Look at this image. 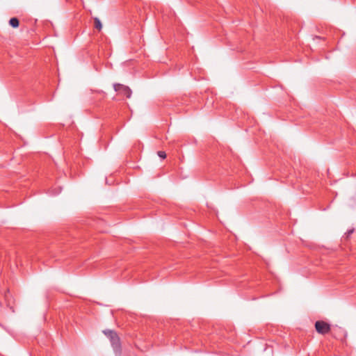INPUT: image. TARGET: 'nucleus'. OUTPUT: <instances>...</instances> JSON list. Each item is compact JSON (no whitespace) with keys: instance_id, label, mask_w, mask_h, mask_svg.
Returning <instances> with one entry per match:
<instances>
[{"instance_id":"39448f33","label":"nucleus","mask_w":356,"mask_h":356,"mask_svg":"<svg viewBox=\"0 0 356 356\" xmlns=\"http://www.w3.org/2000/svg\"><path fill=\"white\" fill-rule=\"evenodd\" d=\"M94 21H95V27L98 30H101L102 28V22L99 20V19L97 17H95Z\"/></svg>"},{"instance_id":"423d86ee","label":"nucleus","mask_w":356,"mask_h":356,"mask_svg":"<svg viewBox=\"0 0 356 356\" xmlns=\"http://www.w3.org/2000/svg\"><path fill=\"white\" fill-rule=\"evenodd\" d=\"M158 156L161 159H165L166 157V154L165 152L163 151H159L158 152Z\"/></svg>"},{"instance_id":"20e7f679","label":"nucleus","mask_w":356,"mask_h":356,"mask_svg":"<svg viewBox=\"0 0 356 356\" xmlns=\"http://www.w3.org/2000/svg\"><path fill=\"white\" fill-rule=\"evenodd\" d=\"M9 25L13 28H17L19 25V19L17 17H12L9 20Z\"/></svg>"},{"instance_id":"6e6552de","label":"nucleus","mask_w":356,"mask_h":356,"mask_svg":"<svg viewBox=\"0 0 356 356\" xmlns=\"http://www.w3.org/2000/svg\"><path fill=\"white\" fill-rule=\"evenodd\" d=\"M59 193H60V191H58V192H56L55 193H53V195H58V194H59Z\"/></svg>"},{"instance_id":"f257e3e1","label":"nucleus","mask_w":356,"mask_h":356,"mask_svg":"<svg viewBox=\"0 0 356 356\" xmlns=\"http://www.w3.org/2000/svg\"><path fill=\"white\" fill-rule=\"evenodd\" d=\"M103 333L109 339L115 355H120L121 354V344L116 332L111 330H104Z\"/></svg>"},{"instance_id":"7ed1b4c3","label":"nucleus","mask_w":356,"mask_h":356,"mask_svg":"<svg viewBox=\"0 0 356 356\" xmlns=\"http://www.w3.org/2000/svg\"><path fill=\"white\" fill-rule=\"evenodd\" d=\"M316 330L322 334L327 333L330 330V325L321 321H318L315 323Z\"/></svg>"},{"instance_id":"0eeeda50","label":"nucleus","mask_w":356,"mask_h":356,"mask_svg":"<svg viewBox=\"0 0 356 356\" xmlns=\"http://www.w3.org/2000/svg\"><path fill=\"white\" fill-rule=\"evenodd\" d=\"M353 231H354V229H353L348 230V231L346 233V234L347 235V237H348V236H349V235H350L351 234H353Z\"/></svg>"},{"instance_id":"f03ea898","label":"nucleus","mask_w":356,"mask_h":356,"mask_svg":"<svg viewBox=\"0 0 356 356\" xmlns=\"http://www.w3.org/2000/svg\"><path fill=\"white\" fill-rule=\"evenodd\" d=\"M113 88L115 92L125 95L127 98H130L131 96V90L124 85L120 83L113 84Z\"/></svg>"}]
</instances>
